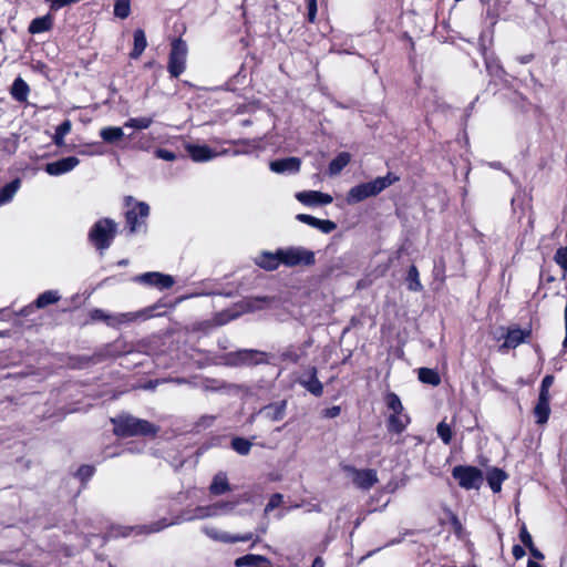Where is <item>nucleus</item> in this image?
Segmentation results:
<instances>
[{
  "label": "nucleus",
  "mask_w": 567,
  "mask_h": 567,
  "mask_svg": "<svg viewBox=\"0 0 567 567\" xmlns=\"http://www.w3.org/2000/svg\"><path fill=\"white\" fill-rule=\"evenodd\" d=\"M114 425V433L117 436L130 437V436H155L158 432V426L155 424L135 417L131 414H120L111 419Z\"/></svg>",
  "instance_id": "nucleus-1"
},
{
  "label": "nucleus",
  "mask_w": 567,
  "mask_h": 567,
  "mask_svg": "<svg viewBox=\"0 0 567 567\" xmlns=\"http://www.w3.org/2000/svg\"><path fill=\"white\" fill-rule=\"evenodd\" d=\"M399 179V176L388 173L385 176L377 177L374 181L355 185L348 192L347 203L355 204L369 197L377 196Z\"/></svg>",
  "instance_id": "nucleus-2"
},
{
  "label": "nucleus",
  "mask_w": 567,
  "mask_h": 567,
  "mask_svg": "<svg viewBox=\"0 0 567 567\" xmlns=\"http://www.w3.org/2000/svg\"><path fill=\"white\" fill-rule=\"evenodd\" d=\"M117 225L113 219L103 218L94 224L89 233L90 240L97 249H106L115 237Z\"/></svg>",
  "instance_id": "nucleus-3"
},
{
  "label": "nucleus",
  "mask_w": 567,
  "mask_h": 567,
  "mask_svg": "<svg viewBox=\"0 0 567 567\" xmlns=\"http://www.w3.org/2000/svg\"><path fill=\"white\" fill-rule=\"evenodd\" d=\"M188 47L182 38L173 40L168 56L167 70L172 78H178L186 69Z\"/></svg>",
  "instance_id": "nucleus-4"
},
{
  "label": "nucleus",
  "mask_w": 567,
  "mask_h": 567,
  "mask_svg": "<svg viewBox=\"0 0 567 567\" xmlns=\"http://www.w3.org/2000/svg\"><path fill=\"white\" fill-rule=\"evenodd\" d=\"M281 262L287 267L311 266L315 264V252L305 247H289L279 249Z\"/></svg>",
  "instance_id": "nucleus-5"
},
{
  "label": "nucleus",
  "mask_w": 567,
  "mask_h": 567,
  "mask_svg": "<svg viewBox=\"0 0 567 567\" xmlns=\"http://www.w3.org/2000/svg\"><path fill=\"white\" fill-rule=\"evenodd\" d=\"M452 476L465 489L478 488L483 483V473L474 466L457 465L452 470Z\"/></svg>",
  "instance_id": "nucleus-6"
},
{
  "label": "nucleus",
  "mask_w": 567,
  "mask_h": 567,
  "mask_svg": "<svg viewBox=\"0 0 567 567\" xmlns=\"http://www.w3.org/2000/svg\"><path fill=\"white\" fill-rule=\"evenodd\" d=\"M148 310H142L137 312H125L117 315H109L102 309H94L91 311V318L93 320L105 321L111 327H118L121 324L132 322L140 318H148L151 315L147 313Z\"/></svg>",
  "instance_id": "nucleus-7"
},
{
  "label": "nucleus",
  "mask_w": 567,
  "mask_h": 567,
  "mask_svg": "<svg viewBox=\"0 0 567 567\" xmlns=\"http://www.w3.org/2000/svg\"><path fill=\"white\" fill-rule=\"evenodd\" d=\"M148 215L150 206L145 202H138L133 208L128 209L125 213V219L130 234H135L145 226Z\"/></svg>",
  "instance_id": "nucleus-8"
},
{
  "label": "nucleus",
  "mask_w": 567,
  "mask_h": 567,
  "mask_svg": "<svg viewBox=\"0 0 567 567\" xmlns=\"http://www.w3.org/2000/svg\"><path fill=\"white\" fill-rule=\"evenodd\" d=\"M343 471L352 478L353 484L361 489H370L378 483V474L375 470H358L351 465H344Z\"/></svg>",
  "instance_id": "nucleus-9"
},
{
  "label": "nucleus",
  "mask_w": 567,
  "mask_h": 567,
  "mask_svg": "<svg viewBox=\"0 0 567 567\" xmlns=\"http://www.w3.org/2000/svg\"><path fill=\"white\" fill-rule=\"evenodd\" d=\"M264 355L265 353L258 350L244 349L229 353L227 360L231 365H254L264 362Z\"/></svg>",
  "instance_id": "nucleus-10"
},
{
  "label": "nucleus",
  "mask_w": 567,
  "mask_h": 567,
  "mask_svg": "<svg viewBox=\"0 0 567 567\" xmlns=\"http://www.w3.org/2000/svg\"><path fill=\"white\" fill-rule=\"evenodd\" d=\"M134 280L143 285L157 287L161 290L171 288L175 282L172 276L156 271L138 275Z\"/></svg>",
  "instance_id": "nucleus-11"
},
{
  "label": "nucleus",
  "mask_w": 567,
  "mask_h": 567,
  "mask_svg": "<svg viewBox=\"0 0 567 567\" xmlns=\"http://www.w3.org/2000/svg\"><path fill=\"white\" fill-rule=\"evenodd\" d=\"M317 368L310 367L299 379L298 383L307 391L316 396H321L323 393V384L317 378Z\"/></svg>",
  "instance_id": "nucleus-12"
},
{
  "label": "nucleus",
  "mask_w": 567,
  "mask_h": 567,
  "mask_svg": "<svg viewBox=\"0 0 567 567\" xmlns=\"http://www.w3.org/2000/svg\"><path fill=\"white\" fill-rule=\"evenodd\" d=\"M80 163V159L75 156H69L59 161L48 163L45 165V172L51 176H59L74 169Z\"/></svg>",
  "instance_id": "nucleus-13"
},
{
  "label": "nucleus",
  "mask_w": 567,
  "mask_h": 567,
  "mask_svg": "<svg viewBox=\"0 0 567 567\" xmlns=\"http://www.w3.org/2000/svg\"><path fill=\"white\" fill-rule=\"evenodd\" d=\"M301 161L298 157H286L271 161L270 169L277 174H295L300 171Z\"/></svg>",
  "instance_id": "nucleus-14"
},
{
  "label": "nucleus",
  "mask_w": 567,
  "mask_h": 567,
  "mask_svg": "<svg viewBox=\"0 0 567 567\" xmlns=\"http://www.w3.org/2000/svg\"><path fill=\"white\" fill-rule=\"evenodd\" d=\"M296 197L300 203L308 206L328 205L333 200L331 195L317 190L301 192Z\"/></svg>",
  "instance_id": "nucleus-15"
},
{
  "label": "nucleus",
  "mask_w": 567,
  "mask_h": 567,
  "mask_svg": "<svg viewBox=\"0 0 567 567\" xmlns=\"http://www.w3.org/2000/svg\"><path fill=\"white\" fill-rule=\"evenodd\" d=\"M287 409V401L282 400L279 402L270 403L264 406L259 413L270 421H280L284 419Z\"/></svg>",
  "instance_id": "nucleus-16"
},
{
  "label": "nucleus",
  "mask_w": 567,
  "mask_h": 567,
  "mask_svg": "<svg viewBox=\"0 0 567 567\" xmlns=\"http://www.w3.org/2000/svg\"><path fill=\"white\" fill-rule=\"evenodd\" d=\"M529 333H530V331L522 330L519 328L508 329V331L505 336V341L501 348L502 349H504V348L515 349L516 347H518L526 340V338L529 336Z\"/></svg>",
  "instance_id": "nucleus-17"
},
{
  "label": "nucleus",
  "mask_w": 567,
  "mask_h": 567,
  "mask_svg": "<svg viewBox=\"0 0 567 567\" xmlns=\"http://www.w3.org/2000/svg\"><path fill=\"white\" fill-rule=\"evenodd\" d=\"M550 395L539 394L537 403L534 408V414L538 424L547 423L550 414L549 406Z\"/></svg>",
  "instance_id": "nucleus-18"
},
{
  "label": "nucleus",
  "mask_w": 567,
  "mask_h": 567,
  "mask_svg": "<svg viewBox=\"0 0 567 567\" xmlns=\"http://www.w3.org/2000/svg\"><path fill=\"white\" fill-rule=\"evenodd\" d=\"M186 150L194 162H206L218 155L206 145H188Z\"/></svg>",
  "instance_id": "nucleus-19"
},
{
  "label": "nucleus",
  "mask_w": 567,
  "mask_h": 567,
  "mask_svg": "<svg viewBox=\"0 0 567 567\" xmlns=\"http://www.w3.org/2000/svg\"><path fill=\"white\" fill-rule=\"evenodd\" d=\"M236 567H271V561L261 555L248 554L235 560Z\"/></svg>",
  "instance_id": "nucleus-20"
},
{
  "label": "nucleus",
  "mask_w": 567,
  "mask_h": 567,
  "mask_svg": "<svg viewBox=\"0 0 567 567\" xmlns=\"http://www.w3.org/2000/svg\"><path fill=\"white\" fill-rule=\"evenodd\" d=\"M256 264L266 270H275L281 262V256H279V249L276 252H262L257 259Z\"/></svg>",
  "instance_id": "nucleus-21"
},
{
  "label": "nucleus",
  "mask_w": 567,
  "mask_h": 567,
  "mask_svg": "<svg viewBox=\"0 0 567 567\" xmlns=\"http://www.w3.org/2000/svg\"><path fill=\"white\" fill-rule=\"evenodd\" d=\"M409 422V416L402 412L401 414L391 413L388 417L386 426L390 432L400 434L406 429Z\"/></svg>",
  "instance_id": "nucleus-22"
},
{
  "label": "nucleus",
  "mask_w": 567,
  "mask_h": 567,
  "mask_svg": "<svg viewBox=\"0 0 567 567\" xmlns=\"http://www.w3.org/2000/svg\"><path fill=\"white\" fill-rule=\"evenodd\" d=\"M53 27V18L51 14L38 17L31 21L28 31L31 34H38L51 30Z\"/></svg>",
  "instance_id": "nucleus-23"
},
{
  "label": "nucleus",
  "mask_w": 567,
  "mask_h": 567,
  "mask_svg": "<svg viewBox=\"0 0 567 567\" xmlns=\"http://www.w3.org/2000/svg\"><path fill=\"white\" fill-rule=\"evenodd\" d=\"M507 478L506 473L501 468H492L487 472V483L494 493H498L502 489V483Z\"/></svg>",
  "instance_id": "nucleus-24"
},
{
  "label": "nucleus",
  "mask_w": 567,
  "mask_h": 567,
  "mask_svg": "<svg viewBox=\"0 0 567 567\" xmlns=\"http://www.w3.org/2000/svg\"><path fill=\"white\" fill-rule=\"evenodd\" d=\"M230 491V486L225 473L219 472L214 476L212 484L209 485V492L213 495H223Z\"/></svg>",
  "instance_id": "nucleus-25"
},
{
  "label": "nucleus",
  "mask_w": 567,
  "mask_h": 567,
  "mask_svg": "<svg viewBox=\"0 0 567 567\" xmlns=\"http://www.w3.org/2000/svg\"><path fill=\"white\" fill-rule=\"evenodd\" d=\"M11 95L18 102H24L28 99L30 89L22 78H17L11 86Z\"/></svg>",
  "instance_id": "nucleus-26"
},
{
  "label": "nucleus",
  "mask_w": 567,
  "mask_h": 567,
  "mask_svg": "<svg viewBox=\"0 0 567 567\" xmlns=\"http://www.w3.org/2000/svg\"><path fill=\"white\" fill-rule=\"evenodd\" d=\"M147 47L145 32L142 29L134 31V48L130 53L132 59H138Z\"/></svg>",
  "instance_id": "nucleus-27"
},
{
  "label": "nucleus",
  "mask_w": 567,
  "mask_h": 567,
  "mask_svg": "<svg viewBox=\"0 0 567 567\" xmlns=\"http://www.w3.org/2000/svg\"><path fill=\"white\" fill-rule=\"evenodd\" d=\"M20 185L21 181L19 178H16L0 189V206L12 200V198L19 190Z\"/></svg>",
  "instance_id": "nucleus-28"
},
{
  "label": "nucleus",
  "mask_w": 567,
  "mask_h": 567,
  "mask_svg": "<svg viewBox=\"0 0 567 567\" xmlns=\"http://www.w3.org/2000/svg\"><path fill=\"white\" fill-rule=\"evenodd\" d=\"M419 380L422 383L430 384L433 386H437L441 383V377L439 372L434 369L430 368H420L419 369Z\"/></svg>",
  "instance_id": "nucleus-29"
},
{
  "label": "nucleus",
  "mask_w": 567,
  "mask_h": 567,
  "mask_svg": "<svg viewBox=\"0 0 567 567\" xmlns=\"http://www.w3.org/2000/svg\"><path fill=\"white\" fill-rule=\"evenodd\" d=\"M100 136L104 142L112 144L120 141L124 136V132L122 127L107 126L101 130Z\"/></svg>",
  "instance_id": "nucleus-30"
},
{
  "label": "nucleus",
  "mask_w": 567,
  "mask_h": 567,
  "mask_svg": "<svg viewBox=\"0 0 567 567\" xmlns=\"http://www.w3.org/2000/svg\"><path fill=\"white\" fill-rule=\"evenodd\" d=\"M350 154L347 152L340 153L336 158L331 161L329 164V174L338 175L349 163H350Z\"/></svg>",
  "instance_id": "nucleus-31"
},
{
  "label": "nucleus",
  "mask_w": 567,
  "mask_h": 567,
  "mask_svg": "<svg viewBox=\"0 0 567 567\" xmlns=\"http://www.w3.org/2000/svg\"><path fill=\"white\" fill-rule=\"evenodd\" d=\"M60 300V295L58 291L48 290L39 295L35 299L34 303L38 308H44L49 305H53Z\"/></svg>",
  "instance_id": "nucleus-32"
},
{
  "label": "nucleus",
  "mask_w": 567,
  "mask_h": 567,
  "mask_svg": "<svg viewBox=\"0 0 567 567\" xmlns=\"http://www.w3.org/2000/svg\"><path fill=\"white\" fill-rule=\"evenodd\" d=\"M230 446L239 455H248L252 443L248 439L236 436L231 440Z\"/></svg>",
  "instance_id": "nucleus-33"
},
{
  "label": "nucleus",
  "mask_w": 567,
  "mask_h": 567,
  "mask_svg": "<svg viewBox=\"0 0 567 567\" xmlns=\"http://www.w3.org/2000/svg\"><path fill=\"white\" fill-rule=\"evenodd\" d=\"M408 289L411 291H421L423 289V286L420 281V275L417 268L412 265L408 271Z\"/></svg>",
  "instance_id": "nucleus-34"
},
{
  "label": "nucleus",
  "mask_w": 567,
  "mask_h": 567,
  "mask_svg": "<svg viewBox=\"0 0 567 567\" xmlns=\"http://www.w3.org/2000/svg\"><path fill=\"white\" fill-rule=\"evenodd\" d=\"M203 532L209 538L221 542V543H233L234 535L228 534L227 532L219 530L214 527H204Z\"/></svg>",
  "instance_id": "nucleus-35"
},
{
  "label": "nucleus",
  "mask_w": 567,
  "mask_h": 567,
  "mask_svg": "<svg viewBox=\"0 0 567 567\" xmlns=\"http://www.w3.org/2000/svg\"><path fill=\"white\" fill-rule=\"evenodd\" d=\"M71 127H72L71 121L65 120L55 128V133H54V137H53L55 145L61 146L64 144V137H65V135H68L71 132Z\"/></svg>",
  "instance_id": "nucleus-36"
},
{
  "label": "nucleus",
  "mask_w": 567,
  "mask_h": 567,
  "mask_svg": "<svg viewBox=\"0 0 567 567\" xmlns=\"http://www.w3.org/2000/svg\"><path fill=\"white\" fill-rule=\"evenodd\" d=\"M131 13V0H115L114 14L120 19H125Z\"/></svg>",
  "instance_id": "nucleus-37"
},
{
  "label": "nucleus",
  "mask_w": 567,
  "mask_h": 567,
  "mask_svg": "<svg viewBox=\"0 0 567 567\" xmlns=\"http://www.w3.org/2000/svg\"><path fill=\"white\" fill-rule=\"evenodd\" d=\"M153 123L152 117H134L130 118L124 123V127H132L136 130H146Z\"/></svg>",
  "instance_id": "nucleus-38"
},
{
  "label": "nucleus",
  "mask_w": 567,
  "mask_h": 567,
  "mask_svg": "<svg viewBox=\"0 0 567 567\" xmlns=\"http://www.w3.org/2000/svg\"><path fill=\"white\" fill-rule=\"evenodd\" d=\"M168 524L164 523V522H157V523H153L148 526L144 525V526H137V527H130L127 528L128 533H125L124 535H128L133 530H136V533L138 534H142V533H155V532H159L162 530L164 527H166Z\"/></svg>",
  "instance_id": "nucleus-39"
},
{
  "label": "nucleus",
  "mask_w": 567,
  "mask_h": 567,
  "mask_svg": "<svg viewBox=\"0 0 567 567\" xmlns=\"http://www.w3.org/2000/svg\"><path fill=\"white\" fill-rule=\"evenodd\" d=\"M385 403L388 409L391 410L392 413L401 414V412H403L402 402L395 393H388L385 396Z\"/></svg>",
  "instance_id": "nucleus-40"
},
{
  "label": "nucleus",
  "mask_w": 567,
  "mask_h": 567,
  "mask_svg": "<svg viewBox=\"0 0 567 567\" xmlns=\"http://www.w3.org/2000/svg\"><path fill=\"white\" fill-rule=\"evenodd\" d=\"M436 432L444 444L451 443L453 433L451 426L447 423H445L444 421L440 422L437 424Z\"/></svg>",
  "instance_id": "nucleus-41"
},
{
  "label": "nucleus",
  "mask_w": 567,
  "mask_h": 567,
  "mask_svg": "<svg viewBox=\"0 0 567 567\" xmlns=\"http://www.w3.org/2000/svg\"><path fill=\"white\" fill-rule=\"evenodd\" d=\"M271 297H257L255 299H249L246 301V310L247 311H256L262 309V303H269L272 301Z\"/></svg>",
  "instance_id": "nucleus-42"
},
{
  "label": "nucleus",
  "mask_w": 567,
  "mask_h": 567,
  "mask_svg": "<svg viewBox=\"0 0 567 567\" xmlns=\"http://www.w3.org/2000/svg\"><path fill=\"white\" fill-rule=\"evenodd\" d=\"M216 516V512L213 511L212 505L208 506H198L195 508L194 515L188 517V520L192 519H204L207 517Z\"/></svg>",
  "instance_id": "nucleus-43"
},
{
  "label": "nucleus",
  "mask_w": 567,
  "mask_h": 567,
  "mask_svg": "<svg viewBox=\"0 0 567 567\" xmlns=\"http://www.w3.org/2000/svg\"><path fill=\"white\" fill-rule=\"evenodd\" d=\"M236 505H237V503H235V502H219V503L213 504L212 508L214 512H216V516H219V515L231 513L235 509Z\"/></svg>",
  "instance_id": "nucleus-44"
},
{
  "label": "nucleus",
  "mask_w": 567,
  "mask_h": 567,
  "mask_svg": "<svg viewBox=\"0 0 567 567\" xmlns=\"http://www.w3.org/2000/svg\"><path fill=\"white\" fill-rule=\"evenodd\" d=\"M554 260L565 272H567V246L560 247L556 250Z\"/></svg>",
  "instance_id": "nucleus-45"
},
{
  "label": "nucleus",
  "mask_w": 567,
  "mask_h": 567,
  "mask_svg": "<svg viewBox=\"0 0 567 567\" xmlns=\"http://www.w3.org/2000/svg\"><path fill=\"white\" fill-rule=\"evenodd\" d=\"M284 501V496L280 493H275L270 496L269 502L267 503L265 507V514H268L269 512L274 511L275 508L279 507Z\"/></svg>",
  "instance_id": "nucleus-46"
},
{
  "label": "nucleus",
  "mask_w": 567,
  "mask_h": 567,
  "mask_svg": "<svg viewBox=\"0 0 567 567\" xmlns=\"http://www.w3.org/2000/svg\"><path fill=\"white\" fill-rule=\"evenodd\" d=\"M81 0H45V2H48L50 4V9L54 10V11H58L61 8L73 4V3H78Z\"/></svg>",
  "instance_id": "nucleus-47"
},
{
  "label": "nucleus",
  "mask_w": 567,
  "mask_h": 567,
  "mask_svg": "<svg viewBox=\"0 0 567 567\" xmlns=\"http://www.w3.org/2000/svg\"><path fill=\"white\" fill-rule=\"evenodd\" d=\"M337 228V224L334 221L328 219H320L317 229H319L323 234H330Z\"/></svg>",
  "instance_id": "nucleus-48"
},
{
  "label": "nucleus",
  "mask_w": 567,
  "mask_h": 567,
  "mask_svg": "<svg viewBox=\"0 0 567 567\" xmlns=\"http://www.w3.org/2000/svg\"><path fill=\"white\" fill-rule=\"evenodd\" d=\"M554 383V375H546L540 384L539 394L550 395L549 389Z\"/></svg>",
  "instance_id": "nucleus-49"
},
{
  "label": "nucleus",
  "mask_w": 567,
  "mask_h": 567,
  "mask_svg": "<svg viewBox=\"0 0 567 567\" xmlns=\"http://www.w3.org/2000/svg\"><path fill=\"white\" fill-rule=\"evenodd\" d=\"M519 539L526 547H530L534 544L532 535L529 534L525 525L520 527Z\"/></svg>",
  "instance_id": "nucleus-50"
},
{
  "label": "nucleus",
  "mask_w": 567,
  "mask_h": 567,
  "mask_svg": "<svg viewBox=\"0 0 567 567\" xmlns=\"http://www.w3.org/2000/svg\"><path fill=\"white\" fill-rule=\"evenodd\" d=\"M299 221L303 223V224H307L313 228H317V225L319 223V218H316L311 215H307V214H299L297 215L296 217Z\"/></svg>",
  "instance_id": "nucleus-51"
},
{
  "label": "nucleus",
  "mask_w": 567,
  "mask_h": 567,
  "mask_svg": "<svg viewBox=\"0 0 567 567\" xmlns=\"http://www.w3.org/2000/svg\"><path fill=\"white\" fill-rule=\"evenodd\" d=\"M94 473V467L91 466V465H82L79 470H78V476L82 480V481H85V480H89Z\"/></svg>",
  "instance_id": "nucleus-52"
},
{
  "label": "nucleus",
  "mask_w": 567,
  "mask_h": 567,
  "mask_svg": "<svg viewBox=\"0 0 567 567\" xmlns=\"http://www.w3.org/2000/svg\"><path fill=\"white\" fill-rule=\"evenodd\" d=\"M155 155H156V157L162 158L164 161H168V162L176 159L175 153L171 152L168 150H165V148H157L155 151Z\"/></svg>",
  "instance_id": "nucleus-53"
},
{
  "label": "nucleus",
  "mask_w": 567,
  "mask_h": 567,
  "mask_svg": "<svg viewBox=\"0 0 567 567\" xmlns=\"http://www.w3.org/2000/svg\"><path fill=\"white\" fill-rule=\"evenodd\" d=\"M308 21L313 23L316 21V14H317V0H308Z\"/></svg>",
  "instance_id": "nucleus-54"
},
{
  "label": "nucleus",
  "mask_w": 567,
  "mask_h": 567,
  "mask_svg": "<svg viewBox=\"0 0 567 567\" xmlns=\"http://www.w3.org/2000/svg\"><path fill=\"white\" fill-rule=\"evenodd\" d=\"M341 413V408L339 405H333L322 411V415L328 419L337 417Z\"/></svg>",
  "instance_id": "nucleus-55"
},
{
  "label": "nucleus",
  "mask_w": 567,
  "mask_h": 567,
  "mask_svg": "<svg viewBox=\"0 0 567 567\" xmlns=\"http://www.w3.org/2000/svg\"><path fill=\"white\" fill-rule=\"evenodd\" d=\"M512 553L515 559H520L525 556V549L520 545H514Z\"/></svg>",
  "instance_id": "nucleus-56"
},
{
  "label": "nucleus",
  "mask_w": 567,
  "mask_h": 567,
  "mask_svg": "<svg viewBox=\"0 0 567 567\" xmlns=\"http://www.w3.org/2000/svg\"><path fill=\"white\" fill-rule=\"evenodd\" d=\"M251 539H254L252 533H247L245 535H234L233 543L248 542V540H251Z\"/></svg>",
  "instance_id": "nucleus-57"
},
{
  "label": "nucleus",
  "mask_w": 567,
  "mask_h": 567,
  "mask_svg": "<svg viewBox=\"0 0 567 567\" xmlns=\"http://www.w3.org/2000/svg\"><path fill=\"white\" fill-rule=\"evenodd\" d=\"M527 548L532 556L535 557L536 559L543 560L545 558L544 554L538 548H536L534 544Z\"/></svg>",
  "instance_id": "nucleus-58"
},
{
  "label": "nucleus",
  "mask_w": 567,
  "mask_h": 567,
  "mask_svg": "<svg viewBox=\"0 0 567 567\" xmlns=\"http://www.w3.org/2000/svg\"><path fill=\"white\" fill-rule=\"evenodd\" d=\"M284 359H288L293 363H297L299 361V354L293 351H287L282 353Z\"/></svg>",
  "instance_id": "nucleus-59"
},
{
  "label": "nucleus",
  "mask_w": 567,
  "mask_h": 567,
  "mask_svg": "<svg viewBox=\"0 0 567 567\" xmlns=\"http://www.w3.org/2000/svg\"><path fill=\"white\" fill-rule=\"evenodd\" d=\"M214 420H215L214 416H203L200 419V424L204 426H209L214 422Z\"/></svg>",
  "instance_id": "nucleus-60"
},
{
  "label": "nucleus",
  "mask_w": 567,
  "mask_h": 567,
  "mask_svg": "<svg viewBox=\"0 0 567 567\" xmlns=\"http://www.w3.org/2000/svg\"><path fill=\"white\" fill-rule=\"evenodd\" d=\"M311 567H324V561L321 557L315 558Z\"/></svg>",
  "instance_id": "nucleus-61"
},
{
  "label": "nucleus",
  "mask_w": 567,
  "mask_h": 567,
  "mask_svg": "<svg viewBox=\"0 0 567 567\" xmlns=\"http://www.w3.org/2000/svg\"><path fill=\"white\" fill-rule=\"evenodd\" d=\"M530 60H532V55H525V56L519 58V62L523 64L530 62Z\"/></svg>",
  "instance_id": "nucleus-62"
},
{
  "label": "nucleus",
  "mask_w": 567,
  "mask_h": 567,
  "mask_svg": "<svg viewBox=\"0 0 567 567\" xmlns=\"http://www.w3.org/2000/svg\"><path fill=\"white\" fill-rule=\"evenodd\" d=\"M527 567H542V565L535 560L529 559L527 563Z\"/></svg>",
  "instance_id": "nucleus-63"
},
{
  "label": "nucleus",
  "mask_w": 567,
  "mask_h": 567,
  "mask_svg": "<svg viewBox=\"0 0 567 567\" xmlns=\"http://www.w3.org/2000/svg\"><path fill=\"white\" fill-rule=\"evenodd\" d=\"M133 202H134V198H133L132 196H127V197L125 198V205H126L127 207H130V206L133 204Z\"/></svg>",
  "instance_id": "nucleus-64"
}]
</instances>
